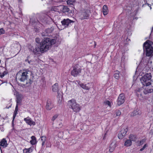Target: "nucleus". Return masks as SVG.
<instances>
[{"label": "nucleus", "instance_id": "obj_1", "mask_svg": "<svg viewBox=\"0 0 153 153\" xmlns=\"http://www.w3.org/2000/svg\"><path fill=\"white\" fill-rule=\"evenodd\" d=\"M37 43L35 48L31 45L29 47L30 51L32 52L34 54L39 53L40 52L42 53L47 51L56 42L55 39H51L48 38H45L40 42V39L37 38L35 39Z\"/></svg>", "mask_w": 153, "mask_h": 153}, {"label": "nucleus", "instance_id": "obj_2", "mask_svg": "<svg viewBox=\"0 0 153 153\" xmlns=\"http://www.w3.org/2000/svg\"><path fill=\"white\" fill-rule=\"evenodd\" d=\"M152 75L151 73H146L141 78L140 81L143 86L151 85L152 84Z\"/></svg>", "mask_w": 153, "mask_h": 153}, {"label": "nucleus", "instance_id": "obj_3", "mask_svg": "<svg viewBox=\"0 0 153 153\" xmlns=\"http://www.w3.org/2000/svg\"><path fill=\"white\" fill-rule=\"evenodd\" d=\"M69 107L71 108L74 111L79 112L81 109V107L79 104L77 103L75 100L73 99L68 101Z\"/></svg>", "mask_w": 153, "mask_h": 153}, {"label": "nucleus", "instance_id": "obj_4", "mask_svg": "<svg viewBox=\"0 0 153 153\" xmlns=\"http://www.w3.org/2000/svg\"><path fill=\"white\" fill-rule=\"evenodd\" d=\"M144 51L146 52L147 56H151L153 52V48L152 45L146 41L143 45Z\"/></svg>", "mask_w": 153, "mask_h": 153}, {"label": "nucleus", "instance_id": "obj_5", "mask_svg": "<svg viewBox=\"0 0 153 153\" xmlns=\"http://www.w3.org/2000/svg\"><path fill=\"white\" fill-rule=\"evenodd\" d=\"M73 69L71 72V74L74 77L79 76L81 73V69L80 66L78 64H74Z\"/></svg>", "mask_w": 153, "mask_h": 153}, {"label": "nucleus", "instance_id": "obj_6", "mask_svg": "<svg viewBox=\"0 0 153 153\" xmlns=\"http://www.w3.org/2000/svg\"><path fill=\"white\" fill-rule=\"evenodd\" d=\"M24 71H25L22 73L20 77L19 78V80L22 82L25 81L28 78V74L29 73H30L31 74H32L31 72L27 69L24 70Z\"/></svg>", "mask_w": 153, "mask_h": 153}, {"label": "nucleus", "instance_id": "obj_7", "mask_svg": "<svg viewBox=\"0 0 153 153\" xmlns=\"http://www.w3.org/2000/svg\"><path fill=\"white\" fill-rule=\"evenodd\" d=\"M74 22V21L70 20L68 19H64L61 22L62 25L65 28L71 25V23H73Z\"/></svg>", "mask_w": 153, "mask_h": 153}, {"label": "nucleus", "instance_id": "obj_8", "mask_svg": "<svg viewBox=\"0 0 153 153\" xmlns=\"http://www.w3.org/2000/svg\"><path fill=\"white\" fill-rule=\"evenodd\" d=\"M128 130V128L127 127L125 128H122L121 130L118 135V137L120 139L123 138L125 136Z\"/></svg>", "mask_w": 153, "mask_h": 153}, {"label": "nucleus", "instance_id": "obj_9", "mask_svg": "<svg viewBox=\"0 0 153 153\" xmlns=\"http://www.w3.org/2000/svg\"><path fill=\"white\" fill-rule=\"evenodd\" d=\"M143 91V93L144 94H148L153 93V85L151 84V85H149L148 86H145Z\"/></svg>", "mask_w": 153, "mask_h": 153}, {"label": "nucleus", "instance_id": "obj_10", "mask_svg": "<svg viewBox=\"0 0 153 153\" xmlns=\"http://www.w3.org/2000/svg\"><path fill=\"white\" fill-rule=\"evenodd\" d=\"M125 99L124 94H120L117 100V104L118 105H120L123 104L125 101Z\"/></svg>", "mask_w": 153, "mask_h": 153}, {"label": "nucleus", "instance_id": "obj_11", "mask_svg": "<svg viewBox=\"0 0 153 153\" xmlns=\"http://www.w3.org/2000/svg\"><path fill=\"white\" fill-rule=\"evenodd\" d=\"M8 144L7 143V141L6 139L3 138L0 141V149L1 151L2 149L7 147Z\"/></svg>", "mask_w": 153, "mask_h": 153}, {"label": "nucleus", "instance_id": "obj_12", "mask_svg": "<svg viewBox=\"0 0 153 153\" xmlns=\"http://www.w3.org/2000/svg\"><path fill=\"white\" fill-rule=\"evenodd\" d=\"M24 120L25 121L26 123L30 126L35 125V122L33 121L29 117H27L24 119Z\"/></svg>", "mask_w": 153, "mask_h": 153}, {"label": "nucleus", "instance_id": "obj_13", "mask_svg": "<svg viewBox=\"0 0 153 153\" xmlns=\"http://www.w3.org/2000/svg\"><path fill=\"white\" fill-rule=\"evenodd\" d=\"M141 111L138 109H136V110L130 114L131 117H134L137 115H140L141 114Z\"/></svg>", "mask_w": 153, "mask_h": 153}, {"label": "nucleus", "instance_id": "obj_14", "mask_svg": "<svg viewBox=\"0 0 153 153\" xmlns=\"http://www.w3.org/2000/svg\"><path fill=\"white\" fill-rule=\"evenodd\" d=\"M116 146V142L115 141L112 142L111 143L109 148V152H113Z\"/></svg>", "mask_w": 153, "mask_h": 153}, {"label": "nucleus", "instance_id": "obj_15", "mask_svg": "<svg viewBox=\"0 0 153 153\" xmlns=\"http://www.w3.org/2000/svg\"><path fill=\"white\" fill-rule=\"evenodd\" d=\"M53 107V105L50 100H48L46 106V108L48 110H51Z\"/></svg>", "mask_w": 153, "mask_h": 153}, {"label": "nucleus", "instance_id": "obj_16", "mask_svg": "<svg viewBox=\"0 0 153 153\" xmlns=\"http://www.w3.org/2000/svg\"><path fill=\"white\" fill-rule=\"evenodd\" d=\"M89 15L86 12H83L81 14L80 17V19L81 20L88 19Z\"/></svg>", "mask_w": 153, "mask_h": 153}, {"label": "nucleus", "instance_id": "obj_17", "mask_svg": "<svg viewBox=\"0 0 153 153\" xmlns=\"http://www.w3.org/2000/svg\"><path fill=\"white\" fill-rule=\"evenodd\" d=\"M78 84L81 88L84 89L88 90L89 89V88L87 86L86 84H85L84 83H80L79 82H78Z\"/></svg>", "mask_w": 153, "mask_h": 153}, {"label": "nucleus", "instance_id": "obj_18", "mask_svg": "<svg viewBox=\"0 0 153 153\" xmlns=\"http://www.w3.org/2000/svg\"><path fill=\"white\" fill-rule=\"evenodd\" d=\"M102 11L105 15H107L108 13V7L106 5H104L102 8Z\"/></svg>", "mask_w": 153, "mask_h": 153}, {"label": "nucleus", "instance_id": "obj_19", "mask_svg": "<svg viewBox=\"0 0 153 153\" xmlns=\"http://www.w3.org/2000/svg\"><path fill=\"white\" fill-rule=\"evenodd\" d=\"M58 83H56L54 84L52 87V90L53 92H56L58 91Z\"/></svg>", "mask_w": 153, "mask_h": 153}, {"label": "nucleus", "instance_id": "obj_20", "mask_svg": "<svg viewBox=\"0 0 153 153\" xmlns=\"http://www.w3.org/2000/svg\"><path fill=\"white\" fill-rule=\"evenodd\" d=\"M31 140L30 141V143L32 145H34L36 143V137L33 136L31 137Z\"/></svg>", "mask_w": 153, "mask_h": 153}, {"label": "nucleus", "instance_id": "obj_21", "mask_svg": "<svg viewBox=\"0 0 153 153\" xmlns=\"http://www.w3.org/2000/svg\"><path fill=\"white\" fill-rule=\"evenodd\" d=\"M137 136L135 135L131 134L129 136V138L131 141H135L136 139Z\"/></svg>", "mask_w": 153, "mask_h": 153}, {"label": "nucleus", "instance_id": "obj_22", "mask_svg": "<svg viewBox=\"0 0 153 153\" xmlns=\"http://www.w3.org/2000/svg\"><path fill=\"white\" fill-rule=\"evenodd\" d=\"M131 144L132 141L130 139H128L125 141L124 145L125 146L128 147L131 146Z\"/></svg>", "mask_w": 153, "mask_h": 153}, {"label": "nucleus", "instance_id": "obj_23", "mask_svg": "<svg viewBox=\"0 0 153 153\" xmlns=\"http://www.w3.org/2000/svg\"><path fill=\"white\" fill-rule=\"evenodd\" d=\"M53 30V28L51 27L50 28H48L45 30V33L47 34L48 35V34L51 33Z\"/></svg>", "mask_w": 153, "mask_h": 153}, {"label": "nucleus", "instance_id": "obj_24", "mask_svg": "<svg viewBox=\"0 0 153 153\" xmlns=\"http://www.w3.org/2000/svg\"><path fill=\"white\" fill-rule=\"evenodd\" d=\"M33 151V150L31 148L28 149H23V153H30Z\"/></svg>", "mask_w": 153, "mask_h": 153}, {"label": "nucleus", "instance_id": "obj_25", "mask_svg": "<svg viewBox=\"0 0 153 153\" xmlns=\"http://www.w3.org/2000/svg\"><path fill=\"white\" fill-rule=\"evenodd\" d=\"M120 73V72L119 71H115L114 75V77L116 79H118L119 78Z\"/></svg>", "mask_w": 153, "mask_h": 153}, {"label": "nucleus", "instance_id": "obj_26", "mask_svg": "<svg viewBox=\"0 0 153 153\" xmlns=\"http://www.w3.org/2000/svg\"><path fill=\"white\" fill-rule=\"evenodd\" d=\"M33 82V81L31 79H29L28 81H27L26 82V84H23V85L25 86V85H26L27 86H30L32 82Z\"/></svg>", "mask_w": 153, "mask_h": 153}, {"label": "nucleus", "instance_id": "obj_27", "mask_svg": "<svg viewBox=\"0 0 153 153\" xmlns=\"http://www.w3.org/2000/svg\"><path fill=\"white\" fill-rule=\"evenodd\" d=\"M69 8L67 6H64L63 8V10L62 12L63 13H65L69 12Z\"/></svg>", "mask_w": 153, "mask_h": 153}, {"label": "nucleus", "instance_id": "obj_28", "mask_svg": "<svg viewBox=\"0 0 153 153\" xmlns=\"http://www.w3.org/2000/svg\"><path fill=\"white\" fill-rule=\"evenodd\" d=\"M64 5H60L59 6H57V9L59 11H62L63 10V7H64Z\"/></svg>", "mask_w": 153, "mask_h": 153}, {"label": "nucleus", "instance_id": "obj_29", "mask_svg": "<svg viewBox=\"0 0 153 153\" xmlns=\"http://www.w3.org/2000/svg\"><path fill=\"white\" fill-rule=\"evenodd\" d=\"M76 0H68L67 1L68 4H72L73 3L75 2Z\"/></svg>", "mask_w": 153, "mask_h": 153}, {"label": "nucleus", "instance_id": "obj_30", "mask_svg": "<svg viewBox=\"0 0 153 153\" xmlns=\"http://www.w3.org/2000/svg\"><path fill=\"white\" fill-rule=\"evenodd\" d=\"M16 105L18 106V105L20 104L21 103V100L20 98L19 97H17V99L16 100Z\"/></svg>", "mask_w": 153, "mask_h": 153}, {"label": "nucleus", "instance_id": "obj_31", "mask_svg": "<svg viewBox=\"0 0 153 153\" xmlns=\"http://www.w3.org/2000/svg\"><path fill=\"white\" fill-rule=\"evenodd\" d=\"M136 95H137V97L140 99H141V98H143V96L142 95V94L140 93H137V94Z\"/></svg>", "mask_w": 153, "mask_h": 153}, {"label": "nucleus", "instance_id": "obj_32", "mask_svg": "<svg viewBox=\"0 0 153 153\" xmlns=\"http://www.w3.org/2000/svg\"><path fill=\"white\" fill-rule=\"evenodd\" d=\"M115 114L116 116H118L120 115L121 112L119 110H116L115 111Z\"/></svg>", "mask_w": 153, "mask_h": 153}, {"label": "nucleus", "instance_id": "obj_33", "mask_svg": "<svg viewBox=\"0 0 153 153\" xmlns=\"http://www.w3.org/2000/svg\"><path fill=\"white\" fill-rule=\"evenodd\" d=\"M5 31L3 28L0 29V35L4 34Z\"/></svg>", "mask_w": 153, "mask_h": 153}, {"label": "nucleus", "instance_id": "obj_34", "mask_svg": "<svg viewBox=\"0 0 153 153\" xmlns=\"http://www.w3.org/2000/svg\"><path fill=\"white\" fill-rule=\"evenodd\" d=\"M104 103L108 105V106H111V103L110 101L108 100H106L104 102Z\"/></svg>", "mask_w": 153, "mask_h": 153}, {"label": "nucleus", "instance_id": "obj_35", "mask_svg": "<svg viewBox=\"0 0 153 153\" xmlns=\"http://www.w3.org/2000/svg\"><path fill=\"white\" fill-rule=\"evenodd\" d=\"M7 71H4L3 73L2 74H1V75H0V77H1V78H2L3 77H4V76L5 75H6L7 74Z\"/></svg>", "mask_w": 153, "mask_h": 153}, {"label": "nucleus", "instance_id": "obj_36", "mask_svg": "<svg viewBox=\"0 0 153 153\" xmlns=\"http://www.w3.org/2000/svg\"><path fill=\"white\" fill-rule=\"evenodd\" d=\"M141 90L142 89L141 88H137L135 90L136 94H137V93H140V92Z\"/></svg>", "mask_w": 153, "mask_h": 153}, {"label": "nucleus", "instance_id": "obj_37", "mask_svg": "<svg viewBox=\"0 0 153 153\" xmlns=\"http://www.w3.org/2000/svg\"><path fill=\"white\" fill-rule=\"evenodd\" d=\"M17 113V112L14 111V114L13 116V119L12 120V123H13V121H14V119L15 118V117L16 116V114Z\"/></svg>", "mask_w": 153, "mask_h": 153}, {"label": "nucleus", "instance_id": "obj_38", "mask_svg": "<svg viewBox=\"0 0 153 153\" xmlns=\"http://www.w3.org/2000/svg\"><path fill=\"white\" fill-rule=\"evenodd\" d=\"M58 115L55 114L54 116H53L51 119V120L52 121H54L58 117Z\"/></svg>", "mask_w": 153, "mask_h": 153}, {"label": "nucleus", "instance_id": "obj_39", "mask_svg": "<svg viewBox=\"0 0 153 153\" xmlns=\"http://www.w3.org/2000/svg\"><path fill=\"white\" fill-rule=\"evenodd\" d=\"M148 145L147 144H145L143 147L140 149V151H143L146 147Z\"/></svg>", "mask_w": 153, "mask_h": 153}, {"label": "nucleus", "instance_id": "obj_40", "mask_svg": "<svg viewBox=\"0 0 153 153\" xmlns=\"http://www.w3.org/2000/svg\"><path fill=\"white\" fill-rule=\"evenodd\" d=\"M145 141V140L144 139H142L141 140L140 142L139 143V146L142 145L144 143V142Z\"/></svg>", "mask_w": 153, "mask_h": 153}, {"label": "nucleus", "instance_id": "obj_41", "mask_svg": "<svg viewBox=\"0 0 153 153\" xmlns=\"http://www.w3.org/2000/svg\"><path fill=\"white\" fill-rule=\"evenodd\" d=\"M46 137L45 136H42L41 137V140L42 141H45L46 140Z\"/></svg>", "mask_w": 153, "mask_h": 153}, {"label": "nucleus", "instance_id": "obj_42", "mask_svg": "<svg viewBox=\"0 0 153 153\" xmlns=\"http://www.w3.org/2000/svg\"><path fill=\"white\" fill-rule=\"evenodd\" d=\"M42 35L43 36H48L47 34L45 33V31L42 33Z\"/></svg>", "mask_w": 153, "mask_h": 153}, {"label": "nucleus", "instance_id": "obj_43", "mask_svg": "<svg viewBox=\"0 0 153 153\" xmlns=\"http://www.w3.org/2000/svg\"><path fill=\"white\" fill-rule=\"evenodd\" d=\"M29 58L28 57H27V59H26L25 60V61L26 62H28V63L29 64H31V62H32V61L31 60H30L29 61L28 59V58Z\"/></svg>", "mask_w": 153, "mask_h": 153}, {"label": "nucleus", "instance_id": "obj_44", "mask_svg": "<svg viewBox=\"0 0 153 153\" xmlns=\"http://www.w3.org/2000/svg\"><path fill=\"white\" fill-rule=\"evenodd\" d=\"M57 92L58 94L57 97H59L61 96V93L59 92V90L57 91Z\"/></svg>", "mask_w": 153, "mask_h": 153}, {"label": "nucleus", "instance_id": "obj_45", "mask_svg": "<svg viewBox=\"0 0 153 153\" xmlns=\"http://www.w3.org/2000/svg\"><path fill=\"white\" fill-rule=\"evenodd\" d=\"M18 111V106L17 105H16L14 111L17 112Z\"/></svg>", "mask_w": 153, "mask_h": 153}, {"label": "nucleus", "instance_id": "obj_46", "mask_svg": "<svg viewBox=\"0 0 153 153\" xmlns=\"http://www.w3.org/2000/svg\"><path fill=\"white\" fill-rule=\"evenodd\" d=\"M147 5H148V6L149 7H150V9H152L151 5L150 4H148V3H147Z\"/></svg>", "mask_w": 153, "mask_h": 153}, {"label": "nucleus", "instance_id": "obj_47", "mask_svg": "<svg viewBox=\"0 0 153 153\" xmlns=\"http://www.w3.org/2000/svg\"><path fill=\"white\" fill-rule=\"evenodd\" d=\"M45 142V141H42V146H43L44 145Z\"/></svg>", "mask_w": 153, "mask_h": 153}, {"label": "nucleus", "instance_id": "obj_48", "mask_svg": "<svg viewBox=\"0 0 153 153\" xmlns=\"http://www.w3.org/2000/svg\"><path fill=\"white\" fill-rule=\"evenodd\" d=\"M11 106H10L9 107H7V106L6 107V108L8 109L9 108V107H10Z\"/></svg>", "mask_w": 153, "mask_h": 153}, {"label": "nucleus", "instance_id": "obj_49", "mask_svg": "<svg viewBox=\"0 0 153 153\" xmlns=\"http://www.w3.org/2000/svg\"><path fill=\"white\" fill-rule=\"evenodd\" d=\"M151 111H152V113L153 114V108L152 109Z\"/></svg>", "mask_w": 153, "mask_h": 153}, {"label": "nucleus", "instance_id": "obj_50", "mask_svg": "<svg viewBox=\"0 0 153 153\" xmlns=\"http://www.w3.org/2000/svg\"><path fill=\"white\" fill-rule=\"evenodd\" d=\"M151 58L153 59V54L151 56Z\"/></svg>", "mask_w": 153, "mask_h": 153}, {"label": "nucleus", "instance_id": "obj_51", "mask_svg": "<svg viewBox=\"0 0 153 153\" xmlns=\"http://www.w3.org/2000/svg\"><path fill=\"white\" fill-rule=\"evenodd\" d=\"M19 1H21V0H19Z\"/></svg>", "mask_w": 153, "mask_h": 153}, {"label": "nucleus", "instance_id": "obj_52", "mask_svg": "<svg viewBox=\"0 0 153 153\" xmlns=\"http://www.w3.org/2000/svg\"><path fill=\"white\" fill-rule=\"evenodd\" d=\"M1 60L0 59V63H1Z\"/></svg>", "mask_w": 153, "mask_h": 153}, {"label": "nucleus", "instance_id": "obj_53", "mask_svg": "<svg viewBox=\"0 0 153 153\" xmlns=\"http://www.w3.org/2000/svg\"><path fill=\"white\" fill-rule=\"evenodd\" d=\"M60 1H62L63 0H59Z\"/></svg>", "mask_w": 153, "mask_h": 153}]
</instances>
